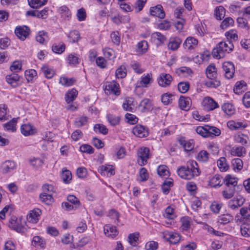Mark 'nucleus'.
<instances>
[{"label": "nucleus", "instance_id": "nucleus-32", "mask_svg": "<svg viewBox=\"0 0 250 250\" xmlns=\"http://www.w3.org/2000/svg\"><path fill=\"white\" fill-rule=\"evenodd\" d=\"M17 119L13 118L9 122L3 124L4 130L8 131L14 132L16 130Z\"/></svg>", "mask_w": 250, "mask_h": 250}, {"label": "nucleus", "instance_id": "nucleus-31", "mask_svg": "<svg viewBox=\"0 0 250 250\" xmlns=\"http://www.w3.org/2000/svg\"><path fill=\"white\" fill-rule=\"evenodd\" d=\"M78 94L77 91L73 88L66 93L65 95V100L67 104L72 102L76 98Z\"/></svg>", "mask_w": 250, "mask_h": 250}, {"label": "nucleus", "instance_id": "nucleus-47", "mask_svg": "<svg viewBox=\"0 0 250 250\" xmlns=\"http://www.w3.org/2000/svg\"><path fill=\"white\" fill-rule=\"evenodd\" d=\"M65 49V45L63 42L54 43L52 46V50L53 52L56 54H62Z\"/></svg>", "mask_w": 250, "mask_h": 250}, {"label": "nucleus", "instance_id": "nucleus-8", "mask_svg": "<svg viewBox=\"0 0 250 250\" xmlns=\"http://www.w3.org/2000/svg\"><path fill=\"white\" fill-rule=\"evenodd\" d=\"M245 201V199L240 195H238L229 200L228 203V207L232 209L235 210L242 206Z\"/></svg>", "mask_w": 250, "mask_h": 250}, {"label": "nucleus", "instance_id": "nucleus-30", "mask_svg": "<svg viewBox=\"0 0 250 250\" xmlns=\"http://www.w3.org/2000/svg\"><path fill=\"white\" fill-rule=\"evenodd\" d=\"M206 75L208 79L217 77V69L214 64H210L206 68Z\"/></svg>", "mask_w": 250, "mask_h": 250}, {"label": "nucleus", "instance_id": "nucleus-40", "mask_svg": "<svg viewBox=\"0 0 250 250\" xmlns=\"http://www.w3.org/2000/svg\"><path fill=\"white\" fill-rule=\"evenodd\" d=\"M209 158V154L206 150H201L196 156V159L200 162L206 163Z\"/></svg>", "mask_w": 250, "mask_h": 250}, {"label": "nucleus", "instance_id": "nucleus-49", "mask_svg": "<svg viewBox=\"0 0 250 250\" xmlns=\"http://www.w3.org/2000/svg\"><path fill=\"white\" fill-rule=\"evenodd\" d=\"M60 12L61 17L65 20H68L71 17V12L65 6H62L60 8Z\"/></svg>", "mask_w": 250, "mask_h": 250}, {"label": "nucleus", "instance_id": "nucleus-33", "mask_svg": "<svg viewBox=\"0 0 250 250\" xmlns=\"http://www.w3.org/2000/svg\"><path fill=\"white\" fill-rule=\"evenodd\" d=\"M36 41L41 44L45 43L49 40L48 33L44 31H40L36 36Z\"/></svg>", "mask_w": 250, "mask_h": 250}, {"label": "nucleus", "instance_id": "nucleus-48", "mask_svg": "<svg viewBox=\"0 0 250 250\" xmlns=\"http://www.w3.org/2000/svg\"><path fill=\"white\" fill-rule=\"evenodd\" d=\"M106 119L109 123L113 126L118 125L120 121V118L115 115L108 114L106 115Z\"/></svg>", "mask_w": 250, "mask_h": 250}, {"label": "nucleus", "instance_id": "nucleus-35", "mask_svg": "<svg viewBox=\"0 0 250 250\" xmlns=\"http://www.w3.org/2000/svg\"><path fill=\"white\" fill-rule=\"evenodd\" d=\"M40 201L47 205H51L54 202L52 195L46 194L45 193H41L40 195Z\"/></svg>", "mask_w": 250, "mask_h": 250}, {"label": "nucleus", "instance_id": "nucleus-23", "mask_svg": "<svg viewBox=\"0 0 250 250\" xmlns=\"http://www.w3.org/2000/svg\"><path fill=\"white\" fill-rule=\"evenodd\" d=\"M182 42V40L179 37H171L169 39L168 48L173 51L176 50L179 47Z\"/></svg>", "mask_w": 250, "mask_h": 250}, {"label": "nucleus", "instance_id": "nucleus-27", "mask_svg": "<svg viewBox=\"0 0 250 250\" xmlns=\"http://www.w3.org/2000/svg\"><path fill=\"white\" fill-rule=\"evenodd\" d=\"M233 139L235 143L245 145L247 144L249 137L243 133H237L234 135Z\"/></svg>", "mask_w": 250, "mask_h": 250}, {"label": "nucleus", "instance_id": "nucleus-53", "mask_svg": "<svg viewBox=\"0 0 250 250\" xmlns=\"http://www.w3.org/2000/svg\"><path fill=\"white\" fill-rule=\"evenodd\" d=\"M139 233L135 232L129 234L128 236V241L129 243L133 246H135L137 244V241L139 240Z\"/></svg>", "mask_w": 250, "mask_h": 250}, {"label": "nucleus", "instance_id": "nucleus-9", "mask_svg": "<svg viewBox=\"0 0 250 250\" xmlns=\"http://www.w3.org/2000/svg\"><path fill=\"white\" fill-rule=\"evenodd\" d=\"M227 126L229 129L232 130L244 129L248 126V123L246 121H237L230 120L227 123Z\"/></svg>", "mask_w": 250, "mask_h": 250}, {"label": "nucleus", "instance_id": "nucleus-44", "mask_svg": "<svg viewBox=\"0 0 250 250\" xmlns=\"http://www.w3.org/2000/svg\"><path fill=\"white\" fill-rule=\"evenodd\" d=\"M179 141L180 144L183 146L186 151H189L193 149L194 145L192 140L186 141L185 140L181 139Z\"/></svg>", "mask_w": 250, "mask_h": 250}, {"label": "nucleus", "instance_id": "nucleus-42", "mask_svg": "<svg viewBox=\"0 0 250 250\" xmlns=\"http://www.w3.org/2000/svg\"><path fill=\"white\" fill-rule=\"evenodd\" d=\"M69 41L72 43L77 42L80 39V34L77 30H72L68 34Z\"/></svg>", "mask_w": 250, "mask_h": 250}, {"label": "nucleus", "instance_id": "nucleus-54", "mask_svg": "<svg viewBox=\"0 0 250 250\" xmlns=\"http://www.w3.org/2000/svg\"><path fill=\"white\" fill-rule=\"evenodd\" d=\"M42 71L43 75L47 79L52 78L55 74L54 70L47 66H43Z\"/></svg>", "mask_w": 250, "mask_h": 250}, {"label": "nucleus", "instance_id": "nucleus-25", "mask_svg": "<svg viewBox=\"0 0 250 250\" xmlns=\"http://www.w3.org/2000/svg\"><path fill=\"white\" fill-rule=\"evenodd\" d=\"M16 167V163L12 161L7 160L5 161L1 166L3 172L7 173L11 171Z\"/></svg>", "mask_w": 250, "mask_h": 250}, {"label": "nucleus", "instance_id": "nucleus-52", "mask_svg": "<svg viewBox=\"0 0 250 250\" xmlns=\"http://www.w3.org/2000/svg\"><path fill=\"white\" fill-rule=\"evenodd\" d=\"M234 188L227 187L225 190L222 192V195L226 199H230L233 196L234 194Z\"/></svg>", "mask_w": 250, "mask_h": 250}, {"label": "nucleus", "instance_id": "nucleus-43", "mask_svg": "<svg viewBox=\"0 0 250 250\" xmlns=\"http://www.w3.org/2000/svg\"><path fill=\"white\" fill-rule=\"evenodd\" d=\"M45 244V243L43 238L39 236H35L32 239V245L34 247L43 248Z\"/></svg>", "mask_w": 250, "mask_h": 250}, {"label": "nucleus", "instance_id": "nucleus-19", "mask_svg": "<svg viewBox=\"0 0 250 250\" xmlns=\"http://www.w3.org/2000/svg\"><path fill=\"white\" fill-rule=\"evenodd\" d=\"M104 231L106 236L111 238H114L118 234V231L116 227L109 224L105 225L104 226Z\"/></svg>", "mask_w": 250, "mask_h": 250}, {"label": "nucleus", "instance_id": "nucleus-21", "mask_svg": "<svg viewBox=\"0 0 250 250\" xmlns=\"http://www.w3.org/2000/svg\"><path fill=\"white\" fill-rule=\"evenodd\" d=\"M150 13L152 16L158 17L160 19H163L165 16V12L161 5H157L156 6L151 7L150 9Z\"/></svg>", "mask_w": 250, "mask_h": 250}, {"label": "nucleus", "instance_id": "nucleus-18", "mask_svg": "<svg viewBox=\"0 0 250 250\" xmlns=\"http://www.w3.org/2000/svg\"><path fill=\"white\" fill-rule=\"evenodd\" d=\"M42 211L39 208H35L30 211L27 215V220L32 223H36L40 219Z\"/></svg>", "mask_w": 250, "mask_h": 250}, {"label": "nucleus", "instance_id": "nucleus-24", "mask_svg": "<svg viewBox=\"0 0 250 250\" xmlns=\"http://www.w3.org/2000/svg\"><path fill=\"white\" fill-rule=\"evenodd\" d=\"M179 105L182 110H188L191 105V99L189 97L181 96L179 99Z\"/></svg>", "mask_w": 250, "mask_h": 250}, {"label": "nucleus", "instance_id": "nucleus-5", "mask_svg": "<svg viewBox=\"0 0 250 250\" xmlns=\"http://www.w3.org/2000/svg\"><path fill=\"white\" fill-rule=\"evenodd\" d=\"M104 91L107 94H113L117 96L121 94L120 85L115 81L106 82L105 83Z\"/></svg>", "mask_w": 250, "mask_h": 250}, {"label": "nucleus", "instance_id": "nucleus-17", "mask_svg": "<svg viewBox=\"0 0 250 250\" xmlns=\"http://www.w3.org/2000/svg\"><path fill=\"white\" fill-rule=\"evenodd\" d=\"M139 109L142 112H147L152 110L153 104L152 101L147 98H145L141 101Z\"/></svg>", "mask_w": 250, "mask_h": 250}, {"label": "nucleus", "instance_id": "nucleus-36", "mask_svg": "<svg viewBox=\"0 0 250 250\" xmlns=\"http://www.w3.org/2000/svg\"><path fill=\"white\" fill-rule=\"evenodd\" d=\"M100 170L102 174H105L106 173L108 176L113 175L115 174L114 167L112 165L102 166L100 167Z\"/></svg>", "mask_w": 250, "mask_h": 250}, {"label": "nucleus", "instance_id": "nucleus-14", "mask_svg": "<svg viewBox=\"0 0 250 250\" xmlns=\"http://www.w3.org/2000/svg\"><path fill=\"white\" fill-rule=\"evenodd\" d=\"M222 67L225 77L228 79L232 78L235 72L234 64L231 62H226L223 63Z\"/></svg>", "mask_w": 250, "mask_h": 250}, {"label": "nucleus", "instance_id": "nucleus-59", "mask_svg": "<svg viewBox=\"0 0 250 250\" xmlns=\"http://www.w3.org/2000/svg\"><path fill=\"white\" fill-rule=\"evenodd\" d=\"M232 166L234 170H240L243 167L242 160L240 158H235L232 160Z\"/></svg>", "mask_w": 250, "mask_h": 250}, {"label": "nucleus", "instance_id": "nucleus-12", "mask_svg": "<svg viewBox=\"0 0 250 250\" xmlns=\"http://www.w3.org/2000/svg\"><path fill=\"white\" fill-rule=\"evenodd\" d=\"M30 29L26 26H19L16 28L15 33L21 40H25L29 36Z\"/></svg>", "mask_w": 250, "mask_h": 250}, {"label": "nucleus", "instance_id": "nucleus-34", "mask_svg": "<svg viewBox=\"0 0 250 250\" xmlns=\"http://www.w3.org/2000/svg\"><path fill=\"white\" fill-rule=\"evenodd\" d=\"M205 85L208 88H217L220 85V82L217 77L208 79L205 81Z\"/></svg>", "mask_w": 250, "mask_h": 250}, {"label": "nucleus", "instance_id": "nucleus-2", "mask_svg": "<svg viewBox=\"0 0 250 250\" xmlns=\"http://www.w3.org/2000/svg\"><path fill=\"white\" fill-rule=\"evenodd\" d=\"M234 46L230 41L221 42L212 50V56L217 59L223 58L226 53H229L233 49Z\"/></svg>", "mask_w": 250, "mask_h": 250}, {"label": "nucleus", "instance_id": "nucleus-55", "mask_svg": "<svg viewBox=\"0 0 250 250\" xmlns=\"http://www.w3.org/2000/svg\"><path fill=\"white\" fill-rule=\"evenodd\" d=\"M148 49L147 42L146 41H142L137 44V51L139 53L144 54L146 53Z\"/></svg>", "mask_w": 250, "mask_h": 250}, {"label": "nucleus", "instance_id": "nucleus-10", "mask_svg": "<svg viewBox=\"0 0 250 250\" xmlns=\"http://www.w3.org/2000/svg\"><path fill=\"white\" fill-rule=\"evenodd\" d=\"M7 83L13 87H18L21 84V77L16 73L8 75L5 78Z\"/></svg>", "mask_w": 250, "mask_h": 250}, {"label": "nucleus", "instance_id": "nucleus-64", "mask_svg": "<svg viewBox=\"0 0 250 250\" xmlns=\"http://www.w3.org/2000/svg\"><path fill=\"white\" fill-rule=\"evenodd\" d=\"M42 192L45 193L46 194H50L53 195V193L55 191L54 186L50 184H45L42 187Z\"/></svg>", "mask_w": 250, "mask_h": 250}, {"label": "nucleus", "instance_id": "nucleus-15", "mask_svg": "<svg viewBox=\"0 0 250 250\" xmlns=\"http://www.w3.org/2000/svg\"><path fill=\"white\" fill-rule=\"evenodd\" d=\"M163 237L173 244L178 243L180 240V236L178 233L168 231L163 232Z\"/></svg>", "mask_w": 250, "mask_h": 250}, {"label": "nucleus", "instance_id": "nucleus-26", "mask_svg": "<svg viewBox=\"0 0 250 250\" xmlns=\"http://www.w3.org/2000/svg\"><path fill=\"white\" fill-rule=\"evenodd\" d=\"M222 178L218 174L212 177L209 181V185L214 188L220 187L222 185Z\"/></svg>", "mask_w": 250, "mask_h": 250}, {"label": "nucleus", "instance_id": "nucleus-39", "mask_svg": "<svg viewBox=\"0 0 250 250\" xmlns=\"http://www.w3.org/2000/svg\"><path fill=\"white\" fill-rule=\"evenodd\" d=\"M226 10L222 6L216 7L214 9V17L217 20H221L225 15Z\"/></svg>", "mask_w": 250, "mask_h": 250}, {"label": "nucleus", "instance_id": "nucleus-51", "mask_svg": "<svg viewBox=\"0 0 250 250\" xmlns=\"http://www.w3.org/2000/svg\"><path fill=\"white\" fill-rule=\"evenodd\" d=\"M62 178L63 182L68 184L72 179V174L70 171L65 168L62 169Z\"/></svg>", "mask_w": 250, "mask_h": 250}, {"label": "nucleus", "instance_id": "nucleus-61", "mask_svg": "<svg viewBox=\"0 0 250 250\" xmlns=\"http://www.w3.org/2000/svg\"><path fill=\"white\" fill-rule=\"evenodd\" d=\"M164 216L165 218L169 219H173L175 218L176 215L174 213V209L171 206L167 207Z\"/></svg>", "mask_w": 250, "mask_h": 250}, {"label": "nucleus", "instance_id": "nucleus-58", "mask_svg": "<svg viewBox=\"0 0 250 250\" xmlns=\"http://www.w3.org/2000/svg\"><path fill=\"white\" fill-rule=\"evenodd\" d=\"M115 75L118 78H125L126 75V69L124 64L118 67L115 72Z\"/></svg>", "mask_w": 250, "mask_h": 250}, {"label": "nucleus", "instance_id": "nucleus-22", "mask_svg": "<svg viewBox=\"0 0 250 250\" xmlns=\"http://www.w3.org/2000/svg\"><path fill=\"white\" fill-rule=\"evenodd\" d=\"M176 73L178 76L183 77H191L193 74L191 69L186 66H182L177 68Z\"/></svg>", "mask_w": 250, "mask_h": 250}, {"label": "nucleus", "instance_id": "nucleus-1", "mask_svg": "<svg viewBox=\"0 0 250 250\" xmlns=\"http://www.w3.org/2000/svg\"><path fill=\"white\" fill-rule=\"evenodd\" d=\"M177 173L181 178L190 180L199 176L200 171L197 162L194 160H189L187 162L186 166H181L178 168Z\"/></svg>", "mask_w": 250, "mask_h": 250}, {"label": "nucleus", "instance_id": "nucleus-4", "mask_svg": "<svg viewBox=\"0 0 250 250\" xmlns=\"http://www.w3.org/2000/svg\"><path fill=\"white\" fill-rule=\"evenodd\" d=\"M25 224V220L21 217L18 218L16 217L13 216L11 217L9 222V228L20 233L24 232Z\"/></svg>", "mask_w": 250, "mask_h": 250}, {"label": "nucleus", "instance_id": "nucleus-3", "mask_svg": "<svg viewBox=\"0 0 250 250\" xmlns=\"http://www.w3.org/2000/svg\"><path fill=\"white\" fill-rule=\"evenodd\" d=\"M153 82L152 75L147 73L143 75L139 80L135 84L134 91L135 93L139 95L143 92L144 88L149 87Z\"/></svg>", "mask_w": 250, "mask_h": 250}, {"label": "nucleus", "instance_id": "nucleus-11", "mask_svg": "<svg viewBox=\"0 0 250 250\" xmlns=\"http://www.w3.org/2000/svg\"><path fill=\"white\" fill-rule=\"evenodd\" d=\"M198 41L192 37H188L183 43V47L187 51L194 50L198 46Z\"/></svg>", "mask_w": 250, "mask_h": 250}, {"label": "nucleus", "instance_id": "nucleus-13", "mask_svg": "<svg viewBox=\"0 0 250 250\" xmlns=\"http://www.w3.org/2000/svg\"><path fill=\"white\" fill-rule=\"evenodd\" d=\"M172 81L171 76L166 73L161 74L157 79L158 84L163 87H166L170 85Z\"/></svg>", "mask_w": 250, "mask_h": 250}, {"label": "nucleus", "instance_id": "nucleus-37", "mask_svg": "<svg viewBox=\"0 0 250 250\" xmlns=\"http://www.w3.org/2000/svg\"><path fill=\"white\" fill-rule=\"evenodd\" d=\"M222 109L225 114L229 116L232 115L235 111L234 106L230 103H224Z\"/></svg>", "mask_w": 250, "mask_h": 250}, {"label": "nucleus", "instance_id": "nucleus-62", "mask_svg": "<svg viewBox=\"0 0 250 250\" xmlns=\"http://www.w3.org/2000/svg\"><path fill=\"white\" fill-rule=\"evenodd\" d=\"M75 82L73 78L68 79L65 77H62L60 79L59 83L62 85L65 86H70L72 85Z\"/></svg>", "mask_w": 250, "mask_h": 250}, {"label": "nucleus", "instance_id": "nucleus-20", "mask_svg": "<svg viewBox=\"0 0 250 250\" xmlns=\"http://www.w3.org/2000/svg\"><path fill=\"white\" fill-rule=\"evenodd\" d=\"M21 133L25 136L33 135L36 132V128L30 124H25L21 127Z\"/></svg>", "mask_w": 250, "mask_h": 250}, {"label": "nucleus", "instance_id": "nucleus-50", "mask_svg": "<svg viewBox=\"0 0 250 250\" xmlns=\"http://www.w3.org/2000/svg\"><path fill=\"white\" fill-rule=\"evenodd\" d=\"M130 66L136 74H141L145 71V70L142 67L141 64L138 62L132 61L130 63Z\"/></svg>", "mask_w": 250, "mask_h": 250}, {"label": "nucleus", "instance_id": "nucleus-38", "mask_svg": "<svg viewBox=\"0 0 250 250\" xmlns=\"http://www.w3.org/2000/svg\"><path fill=\"white\" fill-rule=\"evenodd\" d=\"M246 84L244 81L237 82L233 88L234 92L240 94L246 90Z\"/></svg>", "mask_w": 250, "mask_h": 250}, {"label": "nucleus", "instance_id": "nucleus-29", "mask_svg": "<svg viewBox=\"0 0 250 250\" xmlns=\"http://www.w3.org/2000/svg\"><path fill=\"white\" fill-rule=\"evenodd\" d=\"M233 220V216L229 213L221 214L218 217V222L222 225H226Z\"/></svg>", "mask_w": 250, "mask_h": 250}, {"label": "nucleus", "instance_id": "nucleus-56", "mask_svg": "<svg viewBox=\"0 0 250 250\" xmlns=\"http://www.w3.org/2000/svg\"><path fill=\"white\" fill-rule=\"evenodd\" d=\"M225 36L228 39L227 41H230L231 42L238 40L237 32L234 30H230L226 32L225 33Z\"/></svg>", "mask_w": 250, "mask_h": 250}, {"label": "nucleus", "instance_id": "nucleus-7", "mask_svg": "<svg viewBox=\"0 0 250 250\" xmlns=\"http://www.w3.org/2000/svg\"><path fill=\"white\" fill-rule=\"evenodd\" d=\"M201 104L203 108L207 111L213 110L219 107L217 103L209 96L204 98Z\"/></svg>", "mask_w": 250, "mask_h": 250}, {"label": "nucleus", "instance_id": "nucleus-63", "mask_svg": "<svg viewBox=\"0 0 250 250\" xmlns=\"http://www.w3.org/2000/svg\"><path fill=\"white\" fill-rule=\"evenodd\" d=\"M189 85L188 82H181L178 84V90L182 93H185L188 90Z\"/></svg>", "mask_w": 250, "mask_h": 250}, {"label": "nucleus", "instance_id": "nucleus-6", "mask_svg": "<svg viewBox=\"0 0 250 250\" xmlns=\"http://www.w3.org/2000/svg\"><path fill=\"white\" fill-rule=\"evenodd\" d=\"M149 149L146 147H141L137 152V162L141 166H145L147 163L149 158Z\"/></svg>", "mask_w": 250, "mask_h": 250}, {"label": "nucleus", "instance_id": "nucleus-45", "mask_svg": "<svg viewBox=\"0 0 250 250\" xmlns=\"http://www.w3.org/2000/svg\"><path fill=\"white\" fill-rule=\"evenodd\" d=\"M47 0H28L29 5L33 8H39L44 5Z\"/></svg>", "mask_w": 250, "mask_h": 250}, {"label": "nucleus", "instance_id": "nucleus-46", "mask_svg": "<svg viewBox=\"0 0 250 250\" xmlns=\"http://www.w3.org/2000/svg\"><path fill=\"white\" fill-rule=\"evenodd\" d=\"M231 153L234 156L241 157L246 154V150L243 146L233 147L231 149Z\"/></svg>", "mask_w": 250, "mask_h": 250}, {"label": "nucleus", "instance_id": "nucleus-16", "mask_svg": "<svg viewBox=\"0 0 250 250\" xmlns=\"http://www.w3.org/2000/svg\"><path fill=\"white\" fill-rule=\"evenodd\" d=\"M132 132L136 136L139 138L146 137L148 134L147 129L140 125H136L133 128Z\"/></svg>", "mask_w": 250, "mask_h": 250}, {"label": "nucleus", "instance_id": "nucleus-28", "mask_svg": "<svg viewBox=\"0 0 250 250\" xmlns=\"http://www.w3.org/2000/svg\"><path fill=\"white\" fill-rule=\"evenodd\" d=\"M181 228L183 231L188 230L191 226L192 220L191 218L188 216H184L181 219Z\"/></svg>", "mask_w": 250, "mask_h": 250}, {"label": "nucleus", "instance_id": "nucleus-60", "mask_svg": "<svg viewBox=\"0 0 250 250\" xmlns=\"http://www.w3.org/2000/svg\"><path fill=\"white\" fill-rule=\"evenodd\" d=\"M37 73L34 69H29L25 71V76L28 82L33 80L37 77Z\"/></svg>", "mask_w": 250, "mask_h": 250}, {"label": "nucleus", "instance_id": "nucleus-41", "mask_svg": "<svg viewBox=\"0 0 250 250\" xmlns=\"http://www.w3.org/2000/svg\"><path fill=\"white\" fill-rule=\"evenodd\" d=\"M217 166L220 171L222 172L226 171L229 168V166L227 163V160L225 157H221L217 161Z\"/></svg>", "mask_w": 250, "mask_h": 250}, {"label": "nucleus", "instance_id": "nucleus-57", "mask_svg": "<svg viewBox=\"0 0 250 250\" xmlns=\"http://www.w3.org/2000/svg\"><path fill=\"white\" fill-rule=\"evenodd\" d=\"M225 182L227 187L234 188L237 184V179L235 177H231L229 175H228L225 177Z\"/></svg>", "mask_w": 250, "mask_h": 250}]
</instances>
